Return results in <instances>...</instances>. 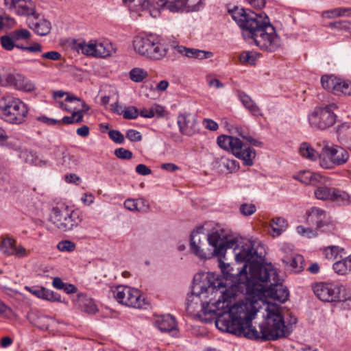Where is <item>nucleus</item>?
<instances>
[{
    "label": "nucleus",
    "instance_id": "1",
    "mask_svg": "<svg viewBox=\"0 0 351 351\" xmlns=\"http://www.w3.org/2000/svg\"><path fill=\"white\" fill-rule=\"evenodd\" d=\"M226 241H233L234 245L227 247L233 249L235 260L237 263H244L241 268H236L219 261V267L223 274V278L230 281V285L225 284L218 274L213 272L197 274L193 281L191 293L186 299L187 307L193 305H200L201 307H208L212 298L207 300L210 294H219L218 299L214 304L232 302L237 296L238 289L243 285L245 288L258 280L265 282L269 279V271L272 269V265L263 264L257 251L250 242L239 245L234 239H228L227 234Z\"/></svg>",
    "mask_w": 351,
    "mask_h": 351
},
{
    "label": "nucleus",
    "instance_id": "2",
    "mask_svg": "<svg viewBox=\"0 0 351 351\" xmlns=\"http://www.w3.org/2000/svg\"><path fill=\"white\" fill-rule=\"evenodd\" d=\"M260 308H201L194 318L202 323L212 324L219 330L254 340L258 330L252 325Z\"/></svg>",
    "mask_w": 351,
    "mask_h": 351
},
{
    "label": "nucleus",
    "instance_id": "3",
    "mask_svg": "<svg viewBox=\"0 0 351 351\" xmlns=\"http://www.w3.org/2000/svg\"><path fill=\"white\" fill-rule=\"evenodd\" d=\"M229 13L241 28L243 38L250 44H254L261 50L269 52L280 47V38L265 14H257L238 6L230 10Z\"/></svg>",
    "mask_w": 351,
    "mask_h": 351
},
{
    "label": "nucleus",
    "instance_id": "4",
    "mask_svg": "<svg viewBox=\"0 0 351 351\" xmlns=\"http://www.w3.org/2000/svg\"><path fill=\"white\" fill-rule=\"evenodd\" d=\"M269 279L265 282L256 280L245 288L243 300L231 304L228 302L221 307H256V305H267V307H281L289 298V291L280 281L276 270L269 269Z\"/></svg>",
    "mask_w": 351,
    "mask_h": 351
},
{
    "label": "nucleus",
    "instance_id": "5",
    "mask_svg": "<svg viewBox=\"0 0 351 351\" xmlns=\"http://www.w3.org/2000/svg\"><path fill=\"white\" fill-rule=\"evenodd\" d=\"M285 309L265 308L266 314L259 324L260 332L258 331L256 341H276L287 338L293 332L298 318L289 308Z\"/></svg>",
    "mask_w": 351,
    "mask_h": 351
},
{
    "label": "nucleus",
    "instance_id": "6",
    "mask_svg": "<svg viewBox=\"0 0 351 351\" xmlns=\"http://www.w3.org/2000/svg\"><path fill=\"white\" fill-rule=\"evenodd\" d=\"M203 226L198 227L191 234V251L201 259L217 257L219 261L225 257L227 247L234 245L233 241H226L227 233L223 229L216 230L206 237Z\"/></svg>",
    "mask_w": 351,
    "mask_h": 351
},
{
    "label": "nucleus",
    "instance_id": "7",
    "mask_svg": "<svg viewBox=\"0 0 351 351\" xmlns=\"http://www.w3.org/2000/svg\"><path fill=\"white\" fill-rule=\"evenodd\" d=\"M28 107L22 100L10 95L0 99V117L4 121L21 125L25 122Z\"/></svg>",
    "mask_w": 351,
    "mask_h": 351
},
{
    "label": "nucleus",
    "instance_id": "8",
    "mask_svg": "<svg viewBox=\"0 0 351 351\" xmlns=\"http://www.w3.org/2000/svg\"><path fill=\"white\" fill-rule=\"evenodd\" d=\"M133 45L139 54L153 60L162 59L168 51L158 37L152 34L145 37L136 36L133 41Z\"/></svg>",
    "mask_w": 351,
    "mask_h": 351
},
{
    "label": "nucleus",
    "instance_id": "9",
    "mask_svg": "<svg viewBox=\"0 0 351 351\" xmlns=\"http://www.w3.org/2000/svg\"><path fill=\"white\" fill-rule=\"evenodd\" d=\"M133 45L139 54L153 60L162 59L168 51L158 37L152 34L145 37L136 36L133 41Z\"/></svg>",
    "mask_w": 351,
    "mask_h": 351
},
{
    "label": "nucleus",
    "instance_id": "10",
    "mask_svg": "<svg viewBox=\"0 0 351 351\" xmlns=\"http://www.w3.org/2000/svg\"><path fill=\"white\" fill-rule=\"evenodd\" d=\"M217 143L221 148L230 151L237 158L243 160L245 166L253 165L256 156L254 149L245 146L239 138L221 135L217 137Z\"/></svg>",
    "mask_w": 351,
    "mask_h": 351
},
{
    "label": "nucleus",
    "instance_id": "11",
    "mask_svg": "<svg viewBox=\"0 0 351 351\" xmlns=\"http://www.w3.org/2000/svg\"><path fill=\"white\" fill-rule=\"evenodd\" d=\"M313 289L315 295L323 302H351V291L342 285L318 282L313 286Z\"/></svg>",
    "mask_w": 351,
    "mask_h": 351
},
{
    "label": "nucleus",
    "instance_id": "12",
    "mask_svg": "<svg viewBox=\"0 0 351 351\" xmlns=\"http://www.w3.org/2000/svg\"><path fill=\"white\" fill-rule=\"evenodd\" d=\"M0 86L23 92L35 90L34 84L25 75L11 68L3 66L0 67Z\"/></svg>",
    "mask_w": 351,
    "mask_h": 351
},
{
    "label": "nucleus",
    "instance_id": "13",
    "mask_svg": "<svg viewBox=\"0 0 351 351\" xmlns=\"http://www.w3.org/2000/svg\"><path fill=\"white\" fill-rule=\"evenodd\" d=\"M49 220L62 232H68L77 227L82 219L77 212L69 210L67 207H53Z\"/></svg>",
    "mask_w": 351,
    "mask_h": 351
},
{
    "label": "nucleus",
    "instance_id": "14",
    "mask_svg": "<svg viewBox=\"0 0 351 351\" xmlns=\"http://www.w3.org/2000/svg\"><path fill=\"white\" fill-rule=\"evenodd\" d=\"M337 108V106L335 104L315 108L308 115V122L311 126L322 130L332 126L337 118L333 111Z\"/></svg>",
    "mask_w": 351,
    "mask_h": 351
},
{
    "label": "nucleus",
    "instance_id": "15",
    "mask_svg": "<svg viewBox=\"0 0 351 351\" xmlns=\"http://www.w3.org/2000/svg\"><path fill=\"white\" fill-rule=\"evenodd\" d=\"M306 221L321 232H332L335 230V223L329 214L318 207H312L306 213Z\"/></svg>",
    "mask_w": 351,
    "mask_h": 351
},
{
    "label": "nucleus",
    "instance_id": "16",
    "mask_svg": "<svg viewBox=\"0 0 351 351\" xmlns=\"http://www.w3.org/2000/svg\"><path fill=\"white\" fill-rule=\"evenodd\" d=\"M4 4L19 16H30L36 13V5L32 0H4Z\"/></svg>",
    "mask_w": 351,
    "mask_h": 351
},
{
    "label": "nucleus",
    "instance_id": "17",
    "mask_svg": "<svg viewBox=\"0 0 351 351\" xmlns=\"http://www.w3.org/2000/svg\"><path fill=\"white\" fill-rule=\"evenodd\" d=\"M27 23L28 27L39 36H47L51 32V24L50 21L40 17V14L36 12L32 16V18L28 19Z\"/></svg>",
    "mask_w": 351,
    "mask_h": 351
},
{
    "label": "nucleus",
    "instance_id": "18",
    "mask_svg": "<svg viewBox=\"0 0 351 351\" xmlns=\"http://www.w3.org/2000/svg\"><path fill=\"white\" fill-rule=\"evenodd\" d=\"M323 155L330 158L335 165H341L346 163L349 158L348 152L341 147L334 145H325L322 148Z\"/></svg>",
    "mask_w": 351,
    "mask_h": 351
},
{
    "label": "nucleus",
    "instance_id": "19",
    "mask_svg": "<svg viewBox=\"0 0 351 351\" xmlns=\"http://www.w3.org/2000/svg\"><path fill=\"white\" fill-rule=\"evenodd\" d=\"M178 124L180 132L186 136H191L198 130L197 119L195 117L191 114L179 115L178 117Z\"/></svg>",
    "mask_w": 351,
    "mask_h": 351
},
{
    "label": "nucleus",
    "instance_id": "20",
    "mask_svg": "<svg viewBox=\"0 0 351 351\" xmlns=\"http://www.w3.org/2000/svg\"><path fill=\"white\" fill-rule=\"evenodd\" d=\"M126 296L123 305L128 307H142L143 305H149L145 298L141 299L142 295L139 290L128 287L126 289Z\"/></svg>",
    "mask_w": 351,
    "mask_h": 351
},
{
    "label": "nucleus",
    "instance_id": "21",
    "mask_svg": "<svg viewBox=\"0 0 351 351\" xmlns=\"http://www.w3.org/2000/svg\"><path fill=\"white\" fill-rule=\"evenodd\" d=\"M25 316L38 328L44 330L49 329L51 318L49 316L40 314L36 308H32Z\"/></svg>",
    "mask_w": 351,
    "mask_h": 351
},
{
    "label": "nucleus",
    "instance_id": "22",
    "mask_svg": "<svg viewBox=\"0 0 351 351\" xmlns=\"http://www.w3.org/2000/svg\"><path fill=\"white\" fill-rule=\"evenodd\" d=\"M154 325L162 332H170L177 328L176 321L170 314L157 316Z\"/></svg>",
    "mask_w": 351,
    "mask_h": 351
},
{
    "label": "nucleus",
    "instance_id": "23",
    "mask_svg": "<svg viewBox=\"0 0 351 351\" xmlns=\"http://www.w3.org/2000/svg\"><path fill=\"white\" fill-rule=\"evenodd\" d=\"M26 289L38 298L46 300L51 302L60 301V295L53 291L47 289L43 287H32Z\"/></svg>",
    "mask_w": 351,
    "mask_h": 351
},
{
    "label": "nucleus",
    "instance_id": "24",
    "mask_svg": "<svg viewBox=\"0 0 351 351\" xmlns=\"http://www.w3.org/2000/svg\"><path fill=\"white\" fill-rule=\"evenodd\" d=\"M237 96L249 112L254 117H261L263 115L260 108L252 100V99L243 91H238Z\"/></svg>",
    "mask_w": 351,
    "mask_h": 351
},
{
    "label": "nucleus",
    "instance_id": "25",
    "mask_svg": "<svg viewBox=\"0 0 351 351\" xmlns=\"http://www.w3.org/2000/svg\"><path fill=\"white\" fill-rule=\"evenodd\" d=\"M334 271L341 276L351 273V254L333 263Z\"/></svg>",
    "mask_w": 351,
    "mask_h": 351
},
{
    "label": "nucleus",
    "instance_id": "26",
    "mask_svg": "<svg viewBox=\"0 0 351 351\" xmlns=\"http://www.w3.org/2000/svg\"><path fill=\"white\" fill-rule=\"evenodd\" d=\"M282 261L285 266L289 267L291 269L295 272H299L303 269L304 258L302 255L296 254L291 258L285 257Z\"/></svg>",
    "mask_w": 351,
    "mask_h": 351
},
{
    "label": "nucleus",
    "instance_id": "27",
    "mask_svg": "<svg viewBox=\"0 0 351 351\" xmlns=\"http://www.w3.org/2000/svg\"><path fill=\"white\" fill-rule=\"evenodd\" d=\"M59 162L66 169H74L79 165V159L77 156L71 154L67 150L62 153V158Z\"/></svg>",
    "mask_w": 351,
    "mask_h": 351
},
{
    "label": "nucleus",
    "instance_id": "28",
    "mask_svg": "<svg viewBox=\"0 0 351 351\" xmlns=\"http://www.w3.org/2000/svg\"><path fill=\"white\" fill-rule=\"evenodd\" d=\"M330 201L337 205L345 206L350 204V196L346 191L334 188Z\"/></svg>",
    "mask_w": 351,
    "mask_h": 351
},
{
    "label": "nucleus",
    "instance_id": "29",
    "mask_svg": "<svg viewBox=\"0 0 351 351\" xmlns=\"http://www.w3.org/2000/svg\"><path fill=\"white\" fill-rule=\"evenodd\" d=\"M339 77L332 75H325L321 77V84L322 87L333 94L335 93Z\"/></svg>",
    "mask_w": 351,
    "mask_h": 351
},
{
    "label": "nucleus",
    "instance_id": "30",
    "mask_svg": "<svg viewBox=\"0 0 351 351\" xmlns=\"http://www.w3.org/2000/svg\"><path fill=\"white\" fill-rule=\"evenodd\" d=\"M219 167L221 168V170H225L226 173H232L239 170V164L234 159L223 157L219 161Z\"/></svg>",
    "mask_w": 351,
    "mask_h": 351
},
{
    "label": "nucleus",
    "instance_id": "31",
    "mask_svg": "<svg viewBox=\"0 0 351 351\" xmlns=\"http://www.w3.org/2000/svg\"><path fill=\"white\" fill-rule=\"evenodd\" d=\"M113 50L111 43L108 42L98 43L96 41L95 57L106 58L111 55Z\"/></svg>",
    "mask_w": 351,
    "mask_h": 351
},
{
    "label": "nucleus",
    "instance_id": "32",
    "mask_svg": "<svg viewBox=\"0 0 351 351\" xmlns=\"http://www.w3.org/2000/svg\"><path fill=\"white\" fill-rule=\"evenodd\" d=\"M300 154L309 160H315L319 156V154L313 149L308 143H303L300 147Z\"/></svg>",
    "mask_w": 351,
    "mask_h": 351
},
{
    "label": "nucleus",
    "instance_id": "33",
    "mask_svg": "<svg viewBox=\"0 0 351 351\" xmlns=\"http://www.w3.org/2000/svg\"><path fill=\"white\" fill-rule=\"evenodd\" d=\"M270 226L273 232L276 236H279L284 230H285L287 226V223L284 218L278 217H275L271 220Z\"/></svg>",
    "mask_w": 351,
    "mask_h": 351
},
{
    "label": "nucleus",
    "instance_id": "34",
    "mask_svg": "<svg viewBox=\"0 0 351 351\" xmlns=\"http://www.w3.org/2000/svg\"><path fill=\"white\" fill-rule=\"evenodd\" d=\"M351 95V82L339 78L335 95Z\"/></svg>",
    "mask_w": 351,
    "mask_h": 351
},
{
    "label": "nucleus",
    "instance_id": "35",
    "mask_svg": "<svg viewBox=\"0 0 351 351\" xmlns=\"http://www.w3.org/2000/svg\"><path fill=\"white\" fill-rule=\"evenodd\" d=\"M77 305L80 307H97V304L93 298L82 293L77 294Z\"/></svg>",
    "mask_w": 351,
    "mask_h": 351
},
{
    "label": "nucleus",
    "instance_id": "36",
    "mask_svg": "<svg viewBox=\"0 0 351 351\" xmlns=\"http://www.w3.org/2000/svg\"><path fill=\"white\" fill-rule=\"evenodd\" d=\"M334 188H329L327 186L318 187L315 191V197L322 200H330L332 195Z\"/></svg>",
    "mask_w": 351,
    "mask_h": 351
},
{
    "label": "nucleus",
    "instance_id": "37",
    "mask_svg": "<svg viewBox=\"0 0 351 351\" xmlns=\"http://www.w3.org/2000/svg\"><path fill=\"white\" fill-rule=\"evenodd\" d=\"M147 76V72L141 68H134L130 72V79L135 82H141Z\"/></svg>",
    "mask_w": 351,
    "mask_h": 351
},
{
    "label": "nucleus",
    "instance_id": "38",
    "mask_svg": "<svg viewBox=\"0 0 351 351\" xmlns=\"http://www.w3.org/2000/svg\"><path fill=\"white\" fill-rule=\"evenodd\" d=\"M15 246L16 241L14 239L6 238L2 241L1 249L4 254L13 255Z\"/></svg>",
    "mask_w": 351,
    "mask_h": 351
},
{
    "label": "nucleus",
    "instance_id": "39",
    "mask_svg": "<svg viewBox=\"0 0 351 351\" xmlns=\"http://www.w3.org/2000/svg\"><path fill=\"white\" fill-rule=\"evenodd\" d=\"M346 254L343 248L336 245L328 246L326 248V255L328 258H337L339 256L342 258Z\"/></svg>",
    "mask_w": 351,
    "mask_h": 351
},
{
    "label": "nucleus",
    "instance_id": "40",
    "mask_svg": "<svg viewBox=\"0 0 351 351\" xmlns=\"http://www.w3.org/2000/svg\"><path fill=\"white\" fill-rule=\"evenodd\" d=\"M84 115L74 110L71 116H65L60 121L64 124L80 123L83 121Z\"/></svg>",
    "mask_w": 351,
    "mask_h": 351
},
{
    "label": "nucleus",
    "instance_id": "41",
    "mask_svg": "<svg viewBox=\"0 0 351 351\" xmlns=\"http://www.w3.org/2000/svg\"><path fill=\"white\" fill-rule=\"evenodd\" d=\"M79 48L83 54L95 57L96 41H90L89 43H80Z\"/></svg>",
    "mask_w": 351,
    "mask_h": 351
},
{
    "label": "nucleus",
    "instance_id": "42",
    "mask_svg": "<svg viewBox=\"0 0 351 351\" xmlns=\"http://www.w3.org/2000/svg\"><path fill=\"white\" fill-rule=\"evenodd\" d=\"M315 175L310 171H304L300 172L298 176H295V179L299 180L305 184H311L315 180Z\"/></svg>",
    "mask_w": 351,
    "mask_h": 351
},
{
    "label": "nucleus",
    "instance_id": "43",
    "mask_svg": "<svg viewBox=\"0 0 351 351\" xmlns=\"http://www.w3.org/2000/svg\"><path fill=\"white\" fill-rule=\"evenodd\" d=\"M328 26L331 29H335L339 31H351V23L348 21L339 20L329 23Z\"/></svg>",
    "mask_w": 351,
    "mask_h": 351
},
{
    "label": "nucleus",
    "instance_id": "44",
    "mask_svg": "<svg viewBox=\"0 0 351 351\" xmlns=\"http://www.w3.org/2000/svg\"><path fill=\"white\" fill-rule=\"evenodd\" d=\"M12 39L15 41L20 40H27L31 37V33L26 29H16L10 33Z\"/></svg>",
    "mask_w": 351,
    "mask_h": 351
},
{
    "label": "nucleus",
    "instance_id": "45",
    "mask_svg": "<svg viewBox=\"0 0 351 351\" xmlns=\"http://www.w3.org/2000/svg\"><path fill=\"white\" fill-rule=\"evenodd\" d=\"M174 49L179 53L185 56L188 58H196V54L197 51V49L194 48H187L186 47L182 45H175L173 46Z\"/></svg>",
    "mask_w": 351,
    "mask_h": 351
},
{
    "label": "nucleus",
    "instance_id": "46",
    "mask_svg": "<svg viewBox=\"0 0 351 351\" xmlns=\"http://www.w3.org/2000/svg\"><path fill=\"white\" fill-rule=\"evenodd\" d=\"M337 132L341 137L351 141V123H343L339 125L337 130Z\"/></svg>",
    "mask_w": 351,
    "mask_h": 351
},
{
    "label": "nucleus",
    "instance_id": "47",
    "mask_svg": "<svg viewBox=\"0 0 351 351\" xmlns=\"http://www.w3.org/2000/svg\"><path fill=\"white\" fill-rule=\"evenodd\" d=\"M168 8L171 12H186V0H176L169 3Z\"/></svg>",
    "mask_w": 351,
    "mask_h": 351
},
{
    "label": "nucleus",
    "instance_id": "48",
    "mask_svg": "<svg viewBox=\"0 0 351 351\" xmlns=\"http://www.w3.org/2000/svg\"><path fill=\"white\" fill-rule=\"evenodd\" d=\"M345 14L351 16V8H336L326 11L324 13V15L328 18L332 16H341Z\"/></svg>",
    "mask_w": 351,
    "mask_h": 351
},
{
    "label": "nucleus",
    "instance_id": "49",
    "mask_svg": "<svg viewBox=\"0 0 351 351\" xmlns=\"http://www.w3.org/2000/svg\"><path fill=\"white\" fill-rule=\"evenodd\" d=\"M239 60L244 64L254 65L256 64V57L251 51H243L239 56Z\"/></svg>",
    "mask_w": 351,
    "mask_h": 351
},
{
    "label": "nucleus",
    "instance_id": "50",
    "mask_svg": "<svg viewBox=\"0 0 351 351\" xmlns=\"http://www.w3.org/2000/svg\"><path fill=\"white\" fill-rule=\"evenodd\" d=\"M297 232L300 234L302 236H305L307 238H313L317 236L318 233L317 232L319 230H317L315 228L313 229L311 228H304L302 226H298L296 228Z\"/></svg>",
    "mask_w": 351,
    "mask_h": 351
},
{
    "label": "nucleus",
    "instance_id": "51",
    "mask_svg": "<svg viewBox=\"0 0 351 351\" xmlns=\"http://www.w3.org/2000/svg\"><path fill=\"white\" fill-rule=\"evenodd\" d=\"M0 41L2 47L5 50L11 51L15 47L14 40L12 39V37L10 34L2 36L0 38Z\"/></svg>",
    "mask_w": 351,
    "mask_h": 351
},
{
    "label": "nucleus",
    "instance_id": "52",
    "mask_svg": "<svg viewBox=\"0 0 351 351\" xmlns=\"http://www.w3.org/2000/svg\"><path fill=\"white\" fill-rule=\"evenodd\" d=\"M20 308H0V316L10 319H17L19 318L18 311Z\"/></svg>",
    "mask_w": 351,
    "mask_h": 351
},
{
    "label": "nucleus",
    "instance_id": "53",
    "mask_svg": "<svg viewBox=\"0 0 351 351\" xmlns=\"http://www.w3.org/2000/svg\"><path fill=\"white\" fill-rule=\"evenodd\" d=\"M139 115L138 110L134 106H129L124 109L123 117L125 119H135Z\"/></svg>",
    "mask_w": 351,
    "mask_h": 351
},
{
    "label": "nucleus",
    "instance_id": "54",
    "mask_svg": "<svg viewBox=\"0 0 351 351\" xmlns=\"http://www.w3.org/2000/svg\"><path fill=\"white\" fill-rule=\"evenodd\" d=\"M57 247L61 252H73L75 249V244L71 241L64 240L59 242Z\"/></svg>",
    "mask_w": 351,
    "mask_h": 351
},
{
    "label": "nucleus",
    "instance_id": "55",
    "mask_svg": "<svg viewBox=\"0 0 351 351\" xmlns=\"http://www.w3.org/2000/svg\"><path fill=\"white\" fill-rule=\"evenodd\" d=\"M128 287L119 286L114 291V298L120 304L123 305L126 296V291L125 289H126Z\"/></svg>",
    "mask_w": 351,
    "mask_h": 351
},
{
    "label": "nucleus",
    "instance_id": "56",
    "mask_svg": "<svg viewBox=\"0 0 351 351\" xmlns=\"http://www.w3.org/2000/svg\"><path fill=\"white\" fill-rule=\"evenodd\" d=\"M114 155L118 158L123 160H130L133 157V154L131 151L123 147L116 149L114 150Z\"/></svg>",
    "mask_w": 351,
    "mask_h": 351
},
{
    "label": "nucleus",
    "instance_id": "57",
    "mask_svg": "<svg viewBox=\"0 0 351 351\" xmlns=\"http://www.w3.org/2000/svg\"><path fill=\"white\" fill-rule=\"evenodd\" d=\"M239 210L241 213L245 216H249L254 214L256 210V206L253 204H242L240 206Z\"/></svg>",
    "mask_w": 351,
    "mask_h": 351
},
{
    "label": "nucleus",
    "instance_id": "58",
    "mask_svg": "<svg viewBox=\"0 0 351 351\" xmlns=\"http://www.w3.org/2000/svg\"><path fill=\"white\" fill-rule=\"evenodd\" d=\"M110 138L116 143L122 144L124 142V136L119 130H111L108 132Z\"/></svg>",
    "mask_w": 351,
    "mask_h": 351
},
{
    "label": "nucleus",
    "instance_id": "59",
    "mask_svg": "<svg viewBox=\"0 0 351 351\" xmlns=\"http://www.w3.org/2000/svg\"><path fill=\"white\" fill-rule=\"evenodd\" d=\"M125 136L132 142H139L142 140L143 137L141 133L135 130H128L126 132Z\"/></svg>",
    "mask_w": 351,
    "mask_h": 351
},
{
    "label": "nucleus",
    "instance_id": "60",
    "mask_svg": "<svg viewBox=\"0 0 351 351\" xmlns=\"http://www.w3.org/2000/svg\"><path fill=\"white\" fill-rule=\"evenodd\" d=\"M322 154H319V156L318 158H319V165L322 168L332 169L336 166L330 158H328L326 155H324L322 157Z\"/></svg>",
    "mask_w": 351,
    "mask_h": 351
},
{
    "label": "nucleus",
    "instance_id": "61",
    "mask_svg": "<svg viewBox=\"0 0 351 351\" xmlns=\"http://www.w3.org/2000/svg\"><path fill=\"white\" fill-rule=\"evenodd\" d=\"M202 0H186V12H194L199 9Z\"/></svg>",
    "mask_w": 351,
    "mask_h": 351
},
{
    "label": "nucleus",
    "instance_id": "62",
    "mask_svg": "<svg viewBox=\"0 0 351 351\" xmlns=\"http://www.w3.org/2000/svg\"><path fill=\"white\" fill-rule=\"evenodd\" d=\"M41 57L44 59H49L51 60H59L61 58V54L56 51H50L44 53L41 55Z\"/></svg>",
    "mask_w": 351,
    "mask_h": 351
},
{
    "label": "nucleus",
    "instance_id": "63",
    "mask_svg": "<svg viewBox=\"0 0 351 351\" xmlns=\"http://www.w3.org/2000/svg\"><path fill=\"white\" fill-rule=\"evenodd\" d=\"M137 205V211L141 213H146L149 209V204L146 202L145 199L143 198L136 199Z\"/></svg>",
    "mask_w": 351,
    "mask_h": 351
},
{
    "label": "nucleus",
    "instance_id": "64",
    "mask_svg": "<svg viewBox=\"0 0 351 351\" xmlns=\"http://www.w3.org/2000/svg\"><path fill=\"white\" fill-rule=\"evenodd\" d=\"M203 125H204L205 128L210 131H216L219 128L218 124L210 119H204L203 120Z\"/></svg>",
    "mask_w": 351,
    "mask_h": 351
}]
</instances>
